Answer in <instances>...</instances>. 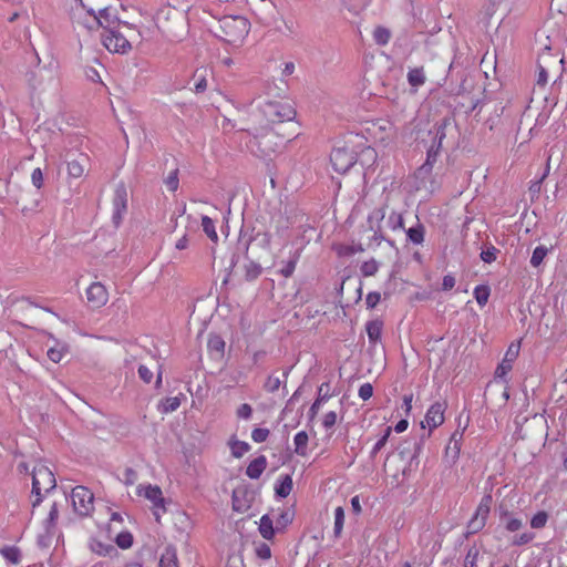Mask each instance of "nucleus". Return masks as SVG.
<instances>
[{
  "instance_id": "ddd939ff",
  "label": "nucleus",
  "mask_w": 567,
  "mask_h": 567,
  "mask_svg": "<svg viewBox=\"0 0 567 567\" xmlns=\"http://www.w3.org/2000/svg\"><path fill=\"white\" fill-rule=\"evenodd\" d=\"M86 300L91 308L99 309L106 305L109 292L104 285L99 281L92 282L86 291Z\"/></svg>"
},
{
  "instance_id": "338daca9",
  "label": "nucleus",
  "mask_w": 567,
  "mask_h": 567,
  "mask_svg": "<svg viewBox=\"0 0 567 567\" xmlns=\"http://www.w3.org/2000/svg\"><path fill=\"white\" fill-rule=\"evenodd\" d=\"M481 258L485 262H492L496 259V250H482Z\"/></svg>"
},
{
  "instance_id": "e433bc0d",
  "label": "nucleus",
  "mask_w": 567,
  "mask_h": 567,
  "mask_svg": "<svg viewBox=\"0 0 567 567\" xmlns=\"http://www.w3.org/2000/svg\"><path fill=\"white\" fill-rule=\"evenodd\" d=\"M344 524V509L341 506H338L334 509V526L333 533L336 537H339L342 533Z\"/></svg>"
},
{
  "instance_id": "680f3d73",
  "label": "nucleus",
  "mask_w": 567,
  "mask_h": 567,
  "mask_svg": "<svg viewBox=\"0 0 567 567\" xmlns=\"http://www.w3.org/2000/svg\"><path fill=\"white\" fill-rule=\"evenodd\" d=\"M336 422H337V413L333 411H330L324 414L323 420H322V425L326 429H330L336 424Z\"/></svg>"
},
{
  "instance_id": "f257e3e1",
  "label": "nucleus",
  "mask_w": 567,
  "mask_h": 567,
  "mask_svg": "<svg viewBox=\"0 0 567 567\" xmlns=\"http://www.w3.org/2000/svg\"><path fill=\"white\" fill-rule=\"evenodd\" d=\"M71 20L75 29H102V44L111 53L127 54L132 50L131 41L122 29L135 31L133 25L120 21L107 7L96 0H75L71 8Z\"/></svg>"
},
{
  "instance_id": "a19ab883",
  "label": "nucleus",
  "mask_w": 567,
  "mask_h": 567,
  "mask_svg": "<svg viewBox=\"0 0 567 567\" xmlns=\"http://www.w3.org/2000/svg\"><path fill=\"white\" fill-rule=\"evenodd\" d=\"M489 292L488 286L485 285L477 286L474 289V297L480 306H484L487 302Z\"/></svg>"
},
{
  "instance_id": "c03bdc74",
  "label": "nucleus",
  "mask_w": 567,
  "mask_h": 567,
  "mask_svg": "<svg viewBox=\"0 0 567 567\" xmlns=\"http://www.w3.org/2000/svg\"><path fill=\"white\" fill-rule=\"evenodd\" d=\"M391 434V427H386L384 434L377 441L371 451V456L374 457L386 444L388 439Z\"/></svg>"
},
{
  "instance_id": "5701e85b",
  "label": "nucleus",
  "mask_w": 567,
  "mask_h": 567,
  "mask_svg": "<svg viewBox=\"0 0 567 567\" xmlns=\"http://www.w3.org/2000/svg\"><path fill=\"white\" fill-rule=\"evenodd\" d=\"M292 477L290 475L280 476L275 485L276 495L286 498L292 491Z\"/></svg>"
},
{
  "instance_id": "0e129e2a",
  "label": "nucleus",
  "mask_w": 567,
  "mask_h": 567,
  "mask_svg": "<svg viewBox=\"0 0 567 567\" xmlns=\"http://www.w3.org/2000/svg\"><path fill=\"white\" fill-rule=\"evenodd\" d=\"M257 556L261 559H268L271 556L270 548L267 544H261L257 547Z\"/></svg>"
},
{
  "instance_id": "393cba45",
  "label": "nucleus",
  "mask_w": 567,
  "mask_h": 567,
  "mask_svg": "<svg viewBox=\"0 0 567 567\" xmlns=\"http://www.w3.org/2000/svg\"><path fill=\"white\" fill-rule=\"evenodd\" d=\"M461 452V442L456 440V433L453 434L445 450V460L452 464L456 463Z\"/></svg>"
},
{
  "instance_id": "f704fd0d",
  "label": "nucleus",
  "mask_w": 567,
  "mask_h": 567,
  "mask_svg": "<svg viewBox=\"0 0 567 567\" xmlns=\"http://www.w3.org/2000/svg\"><path fill=\"white\" fill-rule=\"evenodd\" d=\"M405 234L413 245H421L424 240V227L422 225L409 228Z\"/></svg>"
},
{
  "instance_id": "b1692460",
  "label": "nucleus",
  "mask_w": 567,
  "mask_h": 567,
  "mask_svg": "<svg viewBox=\"0 0 567 567\" xmlns=\"http://www.w3.org/2000/svg\"><path fill=\"white\" fill-rule=\"evenodd\" d=\"M158 567H178L176 549L168 546L159 557Z\"/></svg>"
},
{
  "instance_id": "39448f33",
  "label": "nucleus",
  "mask_w": 567,
  "mask_h": 567,
  "mask_svg": "<svg viewBox=\"0 0 567 567\" xmlns=\"http://www.w3.org/2000/svg\"><path fill=\"white\" fill-rule=\"evenodd\" d=\"M56 485L54 474L44 464L39 463L32 470V508H35L43 501V494L52 491Z\"/></svg>"
},
{
  "instance_id": "58836bf2",
  "label": "nucleus",
  "mask_w": 567,
  "mask_h": 567,
  "mask_svg": "<svg viewBox=\"0 0 567 567\" xmlns=\"http://www.w3.org/2000/svg\"><path fill=\"white\" fill-rule=\"evenodd\" d=\"M164 184L167 190L172 193L176 192L179 185L178 169H173L172 172H169L164 179Z\"/></svg>"
},
{
  "instance_id": "6ab92c4d",
  "label": "nucleus",
  "mask_w": 567,
  "mask_h": 567,
  "mask_svg": "<svg viewBox=\"0 0 567 567\" xmlns=\"http://www.w3.org/2000/svg\"><path fill=\"white\" fill-rule=\"evenodd\" d=\"M444 422V413L441 404L436 403L431 405L427 410L424 421H422V427H429L430 431L437 427Z\"/></svg>"
},
{
  "instance_id": "2eb2a0df",
  "label": "nucleus",
  "mask_w": 567,
  "mask_h": 567,
  "mask_svg": "<svg viewBox=\"0 0 567 567\" xmlns=\"http://www.w3.org/2000/svg\"><path fill=\"white\" fill-rule=\"evenodd\" d=\"M113 223L118 226L127 213V192L124 186L117 187L113 197Z\"/></svg>"
},
{
  "instance_id": "bf43d9fd",
  "label": "nucleus",
  "mask_w": 567,
  "mask_h": 567,
  "mask_svg": "<svg viewBox=\"0 0 567 567\" xmlns=\"http://www.w3.org/2000/svg\"><path fill=\"white\" fill-rule=\"evenodd\" d=\"M327 400H328V396H327V395H323V396L318 398V399H317V400L311 404V406H310V409H309V414H310V417H311V419L316 416V414L319 412V410H320V408H321L322 403H323L324 401H327Z\"/></svg>"
},
{
  "instance_id": "a18cd8bd",
  "label": "nucleus",
  "mask_w": 567,
  "mask_h": 567,
  "mask_svg": "<svg viewBox=\"0 0 567 567\" xmlns=\"http://www.w3.org/2000/svg\"><path fill=\"white\" fill-rule=\"evenodd\" d=\"M548 520V515L546 512H538L530 519V526L533 528H543Z\"/></svg>"
},
{
  "instance_id": "473e14b6",
  "label": "nucleus",
  "mask_w": 567,
  "mask_h": 567,
  "mask_svg": "<svg viewBox=\"0 0 567 567\" xmlns=\"http://www.w3.org/2000/svg\"><path fill=\"white\" fill-rule=\"evenodd\" d=\"M202 227L206 236L212 240L213 244L216 245L218 243V235L213 219L208 216H203Z\"/></svg>"
},
{
  "instance_id": "79ce46f5",
  "label": "nucleus",
  "mask_w": 567,
  "mask_h": 567,
  "mask_svg": "<svg viewBox=\"0 0 567 567\" xmlns=\"http://www.w3.org/2000/svg\"><path fill=\"white\" fill-rule=\"evenodd\" d=\"M64 353H65V347L61 346V344L49 348V350L47 352L48 358L54 363H59L63 359Z\"/></svg>"
},
{
  "instance_id": "c85d7f7f",
  "label": "nucleus",
  "mask_w": 567,
  "mask_h": 567,
  "mask_svg": "<svg viewBox=\"0 0 567 567\" xmlns=\"http://www.w3.org/2000/svg\"><path fill=\"white\" fill-rule=\"evenodd\" d=\"M181 396H168L161 401L158 404V411L167 414L176 411L181 406Z\"/></svg>"
},
{
  "instance_id": "9d476101",
  "label": "nucleus",
  "mask_w": 567,
  "mask_h": 567,
  "mask_svg": "<svg viewBox=\"0 0 567 567\" xmlns=\"http://www.w3.org/2000/svg\"><path fill=\"white\" fill-rule=\"evenodd\" d=\"M71 501L75 513L87 516L94 508V495L85 486H75L71 492Z\"/></svg>"
},
{
  "instance_id": "f03ea898",
  "label": "nucleus",
  "mask_w": 567,
  "mask_h": 567,
  "mask_svg": "<svg viewBox=\"0 0 567 567\" xmlns=\"http://www.w3.org/2000/svg\"><path fill=\"white\" fill-rule=\"evenodd\" d=\"M296 110L289 102L265 101L252 109L247 115L246 131H267L274 124L293 120Z\"/></svg>"
},
{
  "instance_id": "cd10ccee",
  "label": "nucleus",
  "mask_w": 567,
  "mask_h": 567,
  "mask_svg": "<svg viewBox=\"0 0 567 567\" xmlns=\"http://www.w3.org/2000/svg\"><path fill=\"white\" fill-rule=\"evenodd\" d=\"M308 434L306 431L298 432L293 437V444H295V453L299 456H306L307 455V446H308Z\"/></svg>"
},
{
  "instance_id": "f8f14e48",
  "label": "nucleus",
  "mask_w": 567,
  "mask_h": 567,
  "mask_svg": "<svg viewBox=\"0 0 567 567\" xmlns=\"http://www.w3.org/2000/svg\"><path fill=\"white\" fill-rule=\"evenodd\" d=\"M491 496H485L478 504L474 515L467 523V534L480 532L486 523L489 513Z\"/></svg>"
},
{
  "instance_id": "052dcab7",
  "label": "nucleus",
  "mask_w": 567,
  "mask_h": 567,
  "mask_svg": "<svg viewBox=\"0 0 567 567\" xmlns=\"http://www.w3.org/2000/svg\"><path fill=\"white\" fill-rule=\"evenodd\" d=\"M208 347L216 351H223L224 347H225V342L220 337L215 336L209 339Z\"/></svg>"
},
{
  "instance_id": "3c124183",
  "label": "nucleus",
  "mask_w": 567,
  "mask_h": 567,
  "mask_svg": "<svg viewBox=\"0 0 567 567\" xmlns=\"http://www.w3.org/2000/svg\"><path fill=\"white\" fill-rule=\"evenodd\" d=\"M292 519H293V512H291L289 509L281 512L276 522L277 528L286 527L287 525H289L292 522Z\"/></svg>"
},
{
  "instance_id": "dca6fc26",
  "label": "nucleus",
  "mask_w": 567,
  "mask_h": 567,
  "mask_svg": "<svg viewBox=\"0 0 567 567\" xmlns=\"http://www.w3.org/2000/svg\"><path fill=\"white\" fill-rule=\"evenodd\" d=\"M65 165L68 177L79 179L83 177L87 171L89 157L85 154H80L76 158L66 161Z\"/></svg>"
},
{
  "instance_id": "9b49d317",
  "label": "nucleus",
  "mask_w": 567,
  "mask_h": 567,
  "mask_svg": "<svg viewBox=\"0 0 567 567\" xmlns=\"http://www.w3.org/2000/svg\"><path fill=\"white\" fill-rule=\"evenodd\" d=\"M138 496L145 497L153 504V514L157 522H159L161 514L166 512L165 499L162 489L157 485H138L136 488Z\"/></svg>"
},
{
  "instance_id": "a878e982",
  "label": "nucleus",
  "mask_w": 567,
  "mask_h": 567,
  "mask_svg": "<svg viewBox=\"0 0 567 567\" xmlns=\"http://www.w3.org/2000/svg\"><path fill=\"white\" fill-rule=\"evenodd\" d=\"M0 555L10 564L18 565L21 561V550L17 546H4L0 548Z\"/></svg>"
},
{
  "instance_id": "49530a36",
  "label": "nucleus",
  "mask_w": 567,
  "mask_h": 567,
  "mask_svg": "<svg viewBox=\"0 0 567 567\" xmlns=\"http://www.w3.org/2000/svg\"><path fill=\"white\" fill-rule=\"evenodd\" d=\"M546 55L542 54L538 60V78H537V84L544 86L547 83V71L545 66L543 65V62H546Z\"/></svg>"
},
{
  "instance_id": "2f4dec72",
  "label": "nucleus",
  "mask_w": 567,
  "mask_h": 567,
  "mask_svg": "<svg viewBox=\"0 0 567 567\" xmlns=\"http://www.w3.org/2000/svg\"><path fill=\"white\" fill-rule=\"evenodd\" d=\"M408 82L413 87H419L425 83V73L423 68H414L408 72Z\"/></svg>"
},
{
  "instance_id": "09e8293b",
  "label": "nucleus",
  "mask_w": 567,
  "mask_h": 567,
  "mask_svg": "<svg viewBox=\"0 0 567 567\" xmlns=\"http://www.w3.org/2000/svg\"><path fill=\"white\" fill-rule=\"evenodd\" d=\"M58 517H59L58 506L55 503H53L50 508L49 515L45 519V523H44L48 532H50V528L55 525Z\"/></svg>"
},
{
  "instance_id": "c756f323",
  "label": "nucleus",
  "mask_w": 567,
  "mask_h": 567,
  "mask_svg": "<svg viewBox=\"0 0 567 567\" xmlns=\"http://www.w3.org/2000/svg\"><path fill=\"white\" fill-rule=\"evenodd\" d=\"M259 533L265 539H271L275 535L274 522L268 515H262L259 524Z\"/></svg>"
},
{
  "instance_id": "69168bd1",
  "label": "nucleus",
  "mask_w": 567,
  "mask_h": 567,
  "mask_svg": "<svg viewBox=\"0 0 567 567\" xmlns=\"http://www.w3.org/2000/svg\"><path fill=\"white\" fill-rule=\"evenodd\" d=\"M455 286V278L451 275H446L443 278L442 289L450 290Z\"/></svg>"
},
{
  "instance_id": "e2e57ef3",
  "label": "nucleus",
  "mask_w": 567,
  "mask_h": 567,
  "mask_svg": "<svg viewBox=\"0 0 567 567\" xmlns=\"http://www.w3.org/2000/svg\"><path fill=\"white\" fill-rule=\"evenodd\" d=\"M545 257H546V250H534L532 259H530V264L534 267H538L543 262Z\"/></svg>"
},
{
  "instance_id": "1a4fd4ad",
  "label": "nucleus",
  "mask_w": 567,
  "mask_h": 567,
  "mask_svg": "<svg viewBox=\"0 0 567 567\" xmlns=\"http://www.w3.org/2000/svg\"><path fill=\"white\" fill-rule=\"evenodd\" d=\"M390 229L392 231H401L403 230V218L402 215L395 212H392L385 223V227L379 228V231H374L373 236L371 238V241L369 243V246H377V247H383V246H393V241L384 236L385 230Z\"/></svg>"
},
{
  "instance_id": "774afa93",
  "label": "nucleus",
  "mask_w": 567,
  "mask_h": 567,
  "mask_svg": "<svg viewBox=\"0 0 567 567\" xmlns=\"http://www.w3.org/2000/svg\"><path fill=\"white\" fill-rule=\"evenodd\" d=\"M351 506H352V509L355 514H360L361 513V503H360V498L359 496H353L351 498Z\"/></svg>"
},
{
  "instance_id": "13d9d810",
  "label": "nucleus",
  "mask_w": 567,
  "mask_h": 567,
  "mask_svg": "<svg viewBox=\"0 0 567 567\" xmlns=\"http://www.w3.org/2000/svg\"><path fill=\"white\" fill-rule=\"evenodd\" d=\"M138 377L145 382L150 383L153 379V372L144 364L138 367Z\"/></svg>"
},
{
  "instance_id": "a211bd4d",
  "label": "nucleus",
  "mask_w": 567,
  "mask_h": 567,
  "mask_svg": "<svg viewBox=\"0 0 567 567\" xmlns=\"http://www.w3.org/2000/svg\"><path fill=\"white\" fill-rule=\"evenodd\" d=\"M300 258L298 250H289L287 257H280L275 261V267L286 278L290 277Z\"/></svg>"
},
{
  "instance_id": "4c0bfd02",
  "label": "nucleus",
  "mask_w": 567,
  "mask_h": 567,
  "mask_svg": "<svg viewBox=\"0 0 567 567\" xmlns=\"http://www.w3.org/2000/svg\"><path fill=\"white\" fill-rule=\"evenodd\" d=\"M513 369V364L509 362H505L504 360L501 361V363L497 365L495 370V379L499 381L507 382V374Z\"/></svg>"
},
{
  "instance_id": "72a5a7b5",
  "label": "nucleus",
  "mask_w": 567,
  "mask_h": 567,
  "mask_svg": "<svg viewBox=\"0 0 567 567\" xmlns=\"http://www.w3.org/2000/svg\"><path fill=\"white\" fill-rule=\"evenodd\" d=\"M373 40L379 45H386L391 39V31L382 25H378L373 30Z\"/></svg>"
},
{
  "instance_id": "f3484780",
  "label": "nucleus",
  "mask_w": 567,
  "mask_h": 567,
  "mask_svg": "<svg viewBox=\"0 0 567 567\" xmlns=\"http://www.w3.org/2000/svg\"><path fill=\"white\" fill-rule=\"evenodd\" d=\"M330 161L334 171L346 173L353 165V157L344 148H336L331 152Z\"/></svg>"
},
{
  "instance_id": "c9c22d12",
  "label": "nucleus",
  "mask_w": 567,
  "mask_h": 567,
  "mask_svg": "<svg viewBox=\"0 0 567 567\" xmlns=\"http://www.w3.org/2000/svg\"><path fill=\"white\" fill-rule=\"evenodd\" d=\"M380 264L375 259H370L360 266V272L363 277L374 276L379 270Z\"/></svg>"
},
{
  "instance_id": "8fccbe9b",
  "label": "nucleus",
  "mask_w": 567,
  "mask_h": 567,
  "mask_svg": "<svg viewBox=\"0 0 567 567\" xmlns=\"http://www.w3.org/2000/svg\"><path fill=\"white\" fill-rule=\"evenodd\" d=\"M269 434H270V432L268 429L257 427V429L252 430L251 439L256 443H262L268 439Z\"/></svg>"
},
{
  "instance_id": "5fc2aeb1",
  "label": "nucleus",
  "mask_w": 567,
  "mask_h": 567,
  "mask_svg": "<svg viewBox=\"0 0 567 567\" xmlns=\"http://www.w3.org/2000/svg\"><path fill=\"white\" fill-rule=\"evenodd\" d=\"M358 395L360 399H362L363 401H367L369 400L372 395H373V386L371 385V383H363L360 388H359V392H358Z\"/></svg>"
},
{
  "instance_id": "37998d69",
  "label": "nucleus",
  "mask_w": 567,
  "mask_h": 567,
  "mask_svg": "<svg viewBox=\"0 0 567 567\" xmlns=\"http://www.w3.org/2000/svg\"><path fill=\"white\" fill-rule=\"evenodd\" d=\"M116 545L122 549H127L133 545V536L130 532H122L116 536Z\"/></svg>"
},
{
  "instance_id": "de8ad7c7",
  "label": "nucleus",
  "mask_w": 567,
  "mask_h": 567,
  "mask_svg": "<svg viewBox=\"0 0 567 567\" xmlns=\"http://www.w3.org/2000/svg\"><path fill=\"white\" fill-rule=\"evenodd\" d=\"M281 385V380L279 377L275 375V374H270L266 382H265V389L268 391V392H276L279 390Z\"/></svg>"
},
{
  "instance_id": "412c9836",
  "label": "nucleus",
  "mask_w": 567,
  "mask_h": 567,
  "mask_svg": "<svg viewBox=\"0 0 567 567\" xmlns=\"http://www.w3.org/2000/svg\"><path fill=\"white\" fill-rule=\"evenodd\" d=\"M267 467V458L259 455L254 458L246 468V475L251 480H258Z\"/></svg>"
},
{
  "instance_id": "7c9ffc66",
  "label": "nucleus",
  "mask_w": 567,
  "mask_h": 567,
  "mask_svg": "<svg viewBox=\"0 0 567 567\" xmlns=\"http://www.w3.org/2000/svg\"><path fill=\"white\" fill-rule=\"evenodd\" d=\"M228 445H229L231 455L236 458H240L250 450V445L245 441L230 440Z\"/></svg>"
},
{
  "instance_id": "6e6d98bb",
  "label": "nucleus",
  "mask_w": 567,
  "mask_h": 567,
  "mask_svg": "<svg viewBox=\"0 0 567 567\" xmlns=\"http://www.w3.org/2000/svg\"><path fill=\"white\" fill-rule=\"evenodd\" d=\"M236 413L239 419L249 420L252 414V409L248 403H243L239 405Z\"/></svg>"
},
{
  "instance_id": "7ed1b4c3",
  "label": "nucleus",
  "mask_w": 567,
  "mask_h": 567,
  "mask_svg": "<svg viewBox=\"0 0 567 567\" xmlns=\"http://www.w3.org/2000/svg\"><path fill=\"white\" fill-rule=\"evenodd\" d=\"M219 28L225 42L241 47L250 31V22L241 16H226L219 20Z\"/></svg>"
},
{
  "instance_id": "20e7f679",
  "label": "nucleus",
  "mask_w": 567,
  "mask_h": 567,
  "mask_svg": "<svg viewBox=\"0 0 567 567\" xmlns=\"http://www.w3.org/2000/svg\"><path fill=\"white\" fill-rule=\"evenodd\" d=\"M465 214L466 215L463 221V228H465V231L463 234V245H473L477 246V248H484V241H482V244L480 245L475 240H472V238L481 237V234H485L486 231L484 215L480 212H476V205L474 203H470L468 205H466Z\"/></svg>"
},
{
  "instance_id": "4d7b16f0",
  "label": "nucleus",
  "mask_w": 567,
  "mask_h": 567,
  "mask_svg": "<svg viewBox=\"0 0 567 567\" xmlns=\"http://www.w3.org/2000/svg\"><path fill=\"white\" fill-rule=\"evenodd\" d=\"M31 181L34 187L38 189L42 188L43 186V173L41 168H34L31 174Z\"/></svg>"
},
{
  "instance_id": "0eeeda50",
  "label": "nucleus",
  "mask_w": 567,
  "mask_h": 567,
  "mask_svg": "<svg viewBox=\"0 0 567 567\" xmlns=\"http://www.w3.org/2000/svg\"><path fill=\"white\" fill-rule=\"evenodd\" d=\"M251 134L247 143V147L256 156L267 158L274 155L277 151L278 144L274 141L272 128L267 131H248Z\"/></svg>"
},
{
  "instance_id": "aec40b11",
  "label": "nucleus",
  "mask_w": 567,
  "mask_h": 567,
  "mask_svg": "<svg viewBox=\"0 0 567 567\" xmlns=\"http://www.w3.org/2000/svg\"><path fill=\"white\" fill-rule=\"evenodd\" d=\"M293 234L296 239L291 240L290 244L292 246H297L298 248H302L309 245L312 239L318 237L317 230L313 227H305L296 230Z\"/></svg>"
},
{
  "instance_id": "864d4df0",
  "label": "nucleus",
  "mask_w": 567,
  "mask_h": 567,
  "mask_svg": "<svg viewBox=\"0 0 567 567\" xmlns=\"http://www.w3.org/2000/svg\"><path fill=\"white\" fill-rule=\"evenodd\" d=\"M381 300V295L378 291H371L365 297V305L368 309H373Z\"/></svg>"
},
{
  "instance_id": "4be33fe9",
  "label": "nucleus",
  "mask_w": 567,
  "mask_h": 567,
  "mask_svg": "<svg viewBox=\"0 0 567 567\" xmlns=\"http://www.w3.org/2000/svg\"><path fill=\"white\" fill-rule=\"evenodd\" d=\"M383 329V322L379 319L368 321L365 323V330L368 333V338L370 343L375 344L381 340Z\"/></svg>"
},
{
  "instance_id": "4468645a",
  "label": "nucleus",
  "mask_w": 567,
  "mask_h": 567,
  "mask_svg": "<svg viewBox=\"0 0 567 567\" xmlns=\"http://www.w3.org/2000/svg\"><path fill=\"white\" fill-rule=\"evenodd\" d=\"M468 76L466 75L464 79H463V91H465L467 87L466 85L468 84ZM471 86V91L468 93L465 94V92H463V104H462V107L463 109H470L471 111H474L478 107V105L481 103H483V97L485 96L484 95V90L481 85H472L470 84Z\"/></svg>"
},
{
  "instance_id": "ea45409f",
  "label": "nucleus",
  "mask_w": 567,
  "mask_h": 567,
  "mask_svg": "<svg viewBox=\"0 0 567 567\" xmlns=\"http://www.w3.org/2000/svg\"><path fill=\"white\" fill-rule=\"evenodd\" d=\"M519 350H520V343L519 342H512L505 354H504V358L503 360L505 362H509L512 364H514L515 360L518 358V354H519Z\"/></svg>"
},
{
  "instance_id": "603ef678",
  "label": "nucleus",
  "mask_w": 567,
  "mask_h": 567,
  "mask_svg": "<svg viewBox=\"0 0 567 567\" xmlns=\"http://www.w3.org/2000/svg\"><path fill=\"white\" fill-rule=\"evenodd\" d=\"M523 526V522L519 518L506 515L505 527L509 532H517Z\"/></svg>"
},
{
  "instance_id": "bb28decb",
  "label": "nucleus",
  "mask_w": 567,
  "mask_h": 567,
  "mask_svg": "<svg viewBox=\"0 0 567 567\" xmlns=\"http://www.w3.org/2000/svg\"><path fill=\"white\" fill-rule=\"evenodd\" d=\"M289 218L284 215H279L275 220L276 234L282 239H289L292 236L289 231Z\"/></svg>"
},
{
  "instance_id": "423d86ee",
  "label": "nucleus",
  "mask_w": 567,
  "mask_h": 567,
  "mask_svg": "<svg viewBox=\"0 0 567 567\" xmlns=\"http://www.w3.org/2000/svg\"><path fill=\"white\" fill-rule=\"evenodd\" d=\"M364 132L374 143L384 146L393 142L398 134L395 125L386 118L368 121L364 126Z\"/></svg>"
},
{
  "instance_id": "6e6552de",
  "label": "nucleus",
  "mask_w": 567,
  "mask_h": 567,
  "mask_svg": "<svg viewBox=\"0 0 567 567\" xmlns=\"http://www.w3.org/2000/svg\"><path fill=\"white\" fill-rule=\"evenodd\" d=\"M247 251L238 250L234 252L230 259V268L234 274H244L247 279L252 280L260 275L261 267L249 259Z\"/></svg>"
}]
</instances>
